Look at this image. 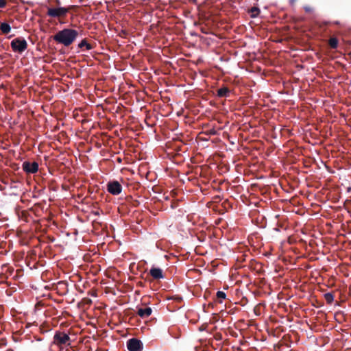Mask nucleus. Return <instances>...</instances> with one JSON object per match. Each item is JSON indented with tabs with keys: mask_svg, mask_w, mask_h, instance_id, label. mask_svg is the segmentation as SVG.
<instances>
[{
	"mask_svg": "<svg viewBox=\"0 0 351 351\" xmlns=\"http://www.w3.org/2000/svg\"><path fill=\"white\" fill-rule=\"evenodd\" d=\"M10 46L14 52L22 53L27 48V41L22 37H18L11 41Z\"/></svg>",
	"mask_w": 351,
	"mask_h": 351,
	"instance_id": "obj_3",
	"label": "nucleus"
},
{
	"mask_svg": "<svg viewBox=\"0 0 351 351\" xmlns=\"http://www.w3.org/2000/svg\"><path fill=\"white\" fill-rule=\"evenodd\" d=\"M349 289H350V291H351V285L350 286Z\"/></svg>",
	"mask_w": 351,
	"mask_h": 351,
	"instance_id": "obj_23",
	"label": "nucleus"
},
{
	"mask_svg": "<svg viewBox=\"0 0 351 351\" xmlns=\"http://www.w3.org/2000/svg\"><path fill=\"white\" fill-rule=\"evenodd\" d=\"M196 351H199L197 349H196ZM199 351H206V350H201Z\"/></svg>",
	"mask_w": 351,
	"mask_h": 351,
	"instance_id": "obj_22",
	"label": "nucleus"
},
{
	"mask_svg": "<svg viewBox=\"0 0 351 351\" xmlns=\"http://www.w3.org/2000/svg\"><path fill=\"white\" fill-rule=\"evenodd\" d=\"M324 298L328 304H331L334 300V295L332 293H326L324 294Z\"/></svg>",
	"mask_w": 351,
	"mask_h": 351,
	"instance_id": "obj_14",
	"label": "nucleus"
},
{
	"mask_svg": "<svg viewBox=\"0 0 351 351\" xmlns=\"http://www.w3.org/2000/svg\"><path fill=\"white\" fill-rule=\"evenodd\" d=\"M152 310L150 307L138 308L136 310V314L141 318H147L151 315Z\"/></svg>",
	"mask_w": 351,
	"mask_h": 351,
	"instance_id": "obj_8",
	"label": "nucleus"
},
{
	"mask_svg": "<svg viewBox=\"0 0 351 351\" xmlns=\"http://www.w3.org/2000/svg\"><path fill=\"white\" fill-rule=\"evenodd\" d=\"M77 36L78 32L77 30L65 28L53 35V39L58 43L69 47L75 41Z\"/></svg>",
	"mask_w": 351,
	"mask_h": 351,
	"instance_id": "obj_1",
	"label": "nucleus"
},
{
	"mask_svg": "<svg viewBox=\"0 0 351 351\" xmlns=\"http://www.w3.org/2000/svg\"><path fill=\"white\" fill-rule=\"evenodd\" d=\"M297 1V0H289V3L291 5H294L295 3Z\"/></svg>",
	"mask_w": 351,
	"mask_h": 351,
	"instance_id": "obj_19",
	"label": "nucleus"
},
{
	"mask_svg": "<svg viewBox=\"0 0 351 351\" xmlns=\"http://www.w3.org/2000/svg\"><path fill=\"white\" fill-rule=\"evenodd\" d=\"M230 90L226 87L223 86L217 90V95L219 97H228L230 95Z\"/></svg>",
	"mask_w": 351,
	"mask_h": 351,
	"instance_id": "obj_10",
	"label": "nucleus"
},
{
	"mask_svg": "<svg viewBox=\"0 0 351 351\" xmlns=\"http://www.w3.org/2000/svg\"><path fill=\"white\" fill-rule=\"evenodd\" d=\"M106 189L110 194L118 195L122 191V186L117 180L109 181L106 184Z\"/></svg>",
	"mask_w": 351,
	"mask_h": 351,
	"instance_id": "obj_5",
	"label": "nucleus"
},
{
	"mask_svg": "<svg viewBox=\"0 0 351 351\" xmlns=\"http://www.w3.org/2000/svg\"><path fill=\"white\" fill-rule=\"evenodd\" d=\"M250 12L251 13V17L252 18H255L256 17L258 14L260 13V10L257 7H252L250 10Z\"/></svg>",
	"mask_w": 351,
	"mask_h": 351,
	"instance_id": "obj_15",
	"label": "nucleus"
},
{
	"mask_svg": "<svg viewBox=\"0 0 351 351\" xmlns=\"http://www.w3.org/2000/svg\"><path fill=\"white\" fill-rule=\"evenodd\" d=\"M217 298L219 300L225 299L226 298V293L223 291H218L216 294Z\"/></svg>",
	"mask_w": 351,
	"mask_h": 351,
	"instance_id": "obj_16",
	"label": "nucleus"
},
{
	"mask_svg": "<svg viewBox=\"0 0 351 351\" xmlns=\"http://www.w3.org/2000/svg\"><path fill=\"white\" fill-rule=\"evenodd\" d=\"M338 39L335 37H332L328 40V44L332 49H337L338 47Z\"/></svg>",
	"mask_w": 351,
	"mask_h": 351,
	"instance_id": "obj_12",
	"label": "nucleus"
},
{
	"mask_svg": "<svg viewBox=\"0 0 351 351\" xmlns=\"http://www.w3.org/2000/svg\"><path fill=\"white\" fill-rule=\"evenodd\" d=\"M304 9L305 12L307 13H311L313 12V8L309 5L304 6Z\"/></svg>",
	"mask_w": 351,
	"mask_h": 351,
	"instance_id": "obj_17",
	"label": "nucleus"
},
{
	"mask_svg": "<svg viewBox=\"0 0 351 351\" xmlns=\"http://www.w3.org/2000/svg\"><path fill=\"white\" fill-rule=\"evenodd\" d=\"M23 170L27 173H35L38 170V164L37 162H30L25 161L22 165Z\"/></svg>",
	"mask_w": 351,
	"mask_h": 351,
	"instance_id": "obj_7",
	"label": "nucleus"
},
{
	"mask_svg": "<svg viewBox=\"0 0 351 351\" xmlns=\"http://www.w3.org/2000/svg\"><path fill=\"white\" fill-rule=\"evenodd\" d=\"M71 8L72 6L69 8L60 7L58 8H49L47 15L51 17H64Z\"/></svg>",
	"mask_w": 351,
	"mask_h": 351,
	"instance_id": "obj_4",
	"label": "nucleus"
},
{
	"mask_svg": "<svg viewBox=\"0 0 351 351\" xmlns=\"http://www.w3.org/2000/svg\"><path fill=\"white\" fill-rule=\"evenodd\" d=\"M86 47L87 50H90L93 49V46L88 43L86 39H83L79 44L78 47L82 49V47Z\"/></svg>",
	"mask_w": 351,
	"mask_h": 351,
	"instance_id": "obj_13",
	"label": "nucleus"
},
{
	"mask_svg": "<svg viewBox=\"0 0 351 351\" xmlns=\"http://www.w3.org/2000/svg\"><path fill=\"white\" fill-rule=\"evenodd\" d=\"M86 300H87V302H88V303H90H90L92 302V301H91V300H90V299H86Z\"/></svg>",
	"mask_w": 351,
	"mask_h": 351,
	"instance_id": "obj_21",
	"label": "nucleus"
},
{
	"mask_svg": "<svg viewBox=\"0 0 351 351\" xmlns=\"http://www.w3.org/2000/svg\"><path fill=\"white\" fill-rule=\"evenodd\" d=\"M53 344L58 347L71 346V338L64 332L56 331L53 336Z\"/></svg>",
	"mask_w": 351,
	"mask_h": 351,
	"instance_id": "obj_2",
	"label": "nucleus"
},
{
	"mask_svg": "<svg viewBox=\"0 0 351 351\" xmlns=\"http://www.w3.org/2000/svg\"><path fill=\"white\" fill-rule=\"evenodd\" d=\"M210 133L212 134H215L216 132L215 130H213V131H210Z\"/></svg>",
	"mask_w": 351,
	"mask_h": 351,
	"instance_id": "obj_20",
	"label": "nucleus"
},
{
	"mask_svg": "<svg viewBox=\"0 0 351 351\" xmlns=\"http://www.w3.org/2000/svg\"><path fill=\"white\" fill-rule=\"evenodd\" d=\"M127 348L129 351H142L143 344L136 338H132L127 341Z\"/></svg>",
	"mask_w": 351,
	"mask_h": 351,
	"instance_id": "obj_6",
	"label": "nucleus"
},
{
	"mask_svg": "<svg viewBox=\"0 0 351 351\" xmlns=\"http://www.w3.org/2000/svg\"><path fill=\"white\" fill-rule=\"evenodd\" d=\"M0 30L3 34H8L11 31L10 25L7 23H2L0 25Z\"/></svg>",
	"mask_w": 351,
	"mask_h": 351,
	"instance_id": "obj_11",
	"label": "nucleus"
},
{
	"mask_svg": "<svg viewBox=\"0 0 351 351\" xmlns=\"http://www.w3.org/2000/svg\"><path fill=\"white\" fill-rule=\"evenodd\" d=\"M149 274L155 280H159L165 278L162 270L160 268L152 267L149 271Z\"/></svg>",
	"mask_w": 351,
	"mask_h": 351,
	"instance_id": "obj_9",
	"label": "nucleus"
},
{
	"mask_svg": "<svg viewBox=\"0 0 351 351\" xmlns=\"http://www.w3.org/2000/svg\"><path fill=\"white\" fill-rule=\"evenodd\" d=\"M6 5V0H0V8H4Z\"/></svg>",
	"mask_w": 351,
	"mask_h": 351,
	"instance_id": "obj_18",
	"label": "nucleus"
}]
</instances>
